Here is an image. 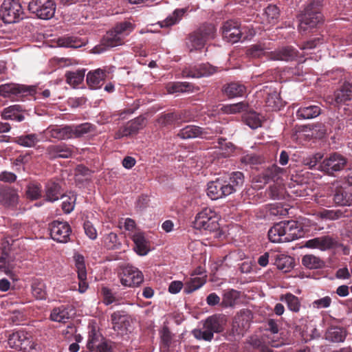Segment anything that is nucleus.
I'll return each instance as SVG.
<instances>
[{
	"label": "nucleus",
	"instance_id": "nucleus-1",
	"mask_svg": "<svg viewBox=\"0 0 352 352\" xmlns=\"http://www.w3.org/2000/svg\"><path fill=\"white\" fill-rule=\"evenodd\" d=\"M135 27V24L129 21L117 23L113 28L106 33L100 44L92 49V52L101 54L109 48L122 45L126 37L134 30Z\"/></svg>",
	"mask_w": 352,
	"mask_h": 352
},
{
	"label": "nucleus",
	"instance_id": "nucleus-2",
	"mask_svg": "<svg viewBox=\"0 0 352 352\" xmlns=\"http://www.w3.org/2000/svg\"><path fill=\"white\" fill-rule=\"evenodd\" d=\"M302 226L295 221H280L268 231V237L273 243H284L302 237Z\"/></svg>",
	"mask_w": 352,
	"mask_h": 352
},
{
	"label": "nucleus",
	"instance_id": "nucleus-3",
	"mask_svg": "<svg viewBox=\"0 0 352 352\" xmlns=\"http://www.w3.org/2000/svg\"><path fill=\"white\" fill-rule=\"evenodd\" d=\"M247 54L252 58L265 56L271 60H294L297 57V51L292 47H286L274 52H267V48L262 44H256L250 47Z\"/></svg>",
	"mask_w": 352,
	"mask_h": 352
},
{
	"label": "nucleus",
	"instance_id": "nucleus-4",
	"mask_svg": "<svg viewBox=\"0 0 352 352\" xmlns=\"http://www.w3.org/2000/svg\"><path fill=\"white\" fill-rule=\"evenodd\" d=\"M226 324V316L214 314L208 317L204 321L201 329H195L192 330V333L197 340L211 341L214 337V333L222 332Z\"/></svg>",
	"mask_w": 352,
	"mask_h": 352
},
{
	"label": "nucleus",
	"instance_id": "nucleus-5",
	"mask_svg": "<svg viewBox=\"0 0 352 352\" xmlns=\"http://www.w3.org/2000/svg\"><path fill=\"white\" fill-rule=\"evenodd\" d=\"M322 0H312L305 9L304 14L301 16L299 23V30L306 32L315 28L322 19L320 8Z\"/></svg>",
	"mask_w": 352,
	"mask_h": 352
},
{
	"label": "nucleus",
	"instance_id": "nucleus-6",
	"mask_svg": "<svg viewBox=\"0 0 352 352\" xmlns=\"http://www.w3.org/2000/svg\"><path fill=\"white\" fill-rule=\"evenodd\" d=\"M219 217L211 208H205L197 214L193 227L199 230L216 231L219 228Z\"/></svg>",
	"mask_w": 352,
	"mask_h": 352
},
{
	"label": "nucleus",
	"instance_id": "nucleus-7",
	"mask_svg": "<svg viewBox=\"0 0 352 352\" xmlns=\"http://www.w3.org/2000/svg\"><path fill=\"white\" fill-rule=\"evenodd\" d=\"M0 16L6 23H14L24 17L23 9L18 0H4L0 10Z\"/></svg>",
	"mask_w": 352,
	"mask_h": 352
},
{
	"label": "nucleus",
	"instance_id": "nucleus-8",
	"mask_svg": "<svg viewBox=\"0 0 352 352\" xmlns=\"http://www.w3.org/2000/svg\"><path fill=\"white\" fill-rule=\"evenodd\" d=\"M221 133H222L221 127L216 124L204 129L195 125H188L179 131L178 136L182 139L195 138L199 136L210 138L211 135Z\"/></svg>",
	"mask_w": 352,
	"mask_h": 352
},
{
	"label": "nucleus",
	"instance_id": "nucleus-9",
	"mask_svg": "<svg viewBox=\"0 0 352 352\" xmlns=\"http://www.w3.org/2000/svg\"><path fill=\"white\" fill-rule=\"evenodd\" d=\"M28 8L38 18L47 20L54 15L56 4L53 0H31Z\"/></svg>",
	"mask_w": 352,
	"mask_h": 352
},
{
	"label": "nucleus",
	"instance_id": "nucleus-10",
	"mask_svg": "<svg viewBox=\"0 0 352 352\" xmlns=\"http://www.w3.org/2000/svg\"><path fill=\"white\" fill-rule=\"evenodd\" d=\"M8 345L12 349L23 352H30L34 348L31 336L23 331H18L10 335Z\"/></svg>",
	"mask_w": 352,
	"mask_h": 352
},
{
	"label": "nucleus",
	"instance_id": "nucleus-11",
	"mask_svg": "<svg viewBox=\"0 0 352 352\" xmlns=\"http://www.w3.org/2000/svg\"><path fill=\"white\" fill-rule=\"evenodd\" d=\"M234 192V186L220 178L208 184L207 195L212 200L223 198L231 195Z\"/></svg>",
	"mask_w": 352,
	"mask_h": 352
},
{
	"label": "nucleus",
	"instance_id": "nucleus-12",
	"mask_svg": "<svg viewBox=\"0 0 352 352\" xmlns=\"http://www.w3.org/2000/svg\"><path fill=\"white\" fill-rule=\"evenodd\" d=\"M35 93V87L16 83H6L0 85V96L4 98H13L32 95Z\"/></svg>",
	"mask_w": 352,
	"mask_h": 352
},
{
	"label": "nucleus",
	"instance_id": "nucleus-13",
	"mask_svg": "<svg viewBox=\"0 0 352 352\" xmlns=\"http://www.w3.org/2000/svg\"><path fill=\"white\" fill-rule=\"evenodd\" d=\"M347 163L346 158L342 155L334 153L325 158L319 165L321 171L332 175L334 172L342 170Z\"/></svg>",
	"mask_w": 352,
	"mask_h": 352
},
{
	"label": "nucleus",
	"instance_id": "nucleus-14",
	"mask_svg": "<svg viewBox=\"0 0 352 352\" xmlns=\"http://www.w3.org/2000/svg\"><path fill=\"white\" fill-rule=\"evenodd\" d=\"M113 330L120 336H126L133 330L131 318L122 312H113L111 316Z\"/></svg>",
	"mask_w": 352,
	"mask_h": 352
},
{
	"label": "nucleus",
	"instance_id": "nucleus-15",
	"mask_svg": "<svg viewBox=\"0 0 352 352\" xmlns=\"http://www.w3.org/2000/svg\"><path fill=\"white\" fill-rule=\"evenodd\" d=\"M144 280V276L138 268L126 265L122 268L120 273V282L126 287H135L140 285Z\"/></svg>",
	"mask_w": 352,
	"mask_h": 352
},
{
	"label": "nucleus",
	"instance_id": "nucleus-16",
	"mask_svg": "<svg viewBox=\"0 0 352 352\" xmlns=\"http://www.w3.org/2000/svg\"><path fill=\"white\" fill-rule=\"evenodd\" d=\"M87 348L90 352H111V346L94 329L89 332Z\"/></svg>",
	"mask_w": 352,
	"mask_h": 352
},
{
	"label": "nucleus",
	"instance_id": "nucleus-17",
	"mask_svg": "<svg viewBox=\"0 0 352 352\" xmlns=\"http://www.w3.org/2000/svg\"><path fill=\"white\" fill-rule=\"evenodd\" d=\"M71 232V228L67 222L54 221L50 225L51 237L57 242L67 243Z\"/></svg>",
	"mask_w": 352,
	"mask_h": 352
},
{
	"label": "nucleus",
	"instance_id": "nucleus-18",
	"mask_svg": "<svg viewBox=\"0 0 352 352\" xmlns=\"http://www.w3.org/2000/svg\"><path fill=\"white\" fill-rule=\"evenodd\" d=\"M243 29L238 21H228L222 27L223 37L228 42L236 43L241 38Z\"/></svg>",
	"mask_w": 352,
	"mask_h": 352
},
{
	"label": "nucleus",
	"instance_id": "nucleus-19",
	"mask_svg": "<svg viewBox=\"0 0 352 352\" xmlns=\"http://www.w3.org/2000/svg\"><path fill=\"white\" fill-rule=\"evenodd\" d=\"M74 260L79 280L78 292L82 294L87 291L89 287L87 282V270L85 263V258L82 255L76 253L74 255Z\"/></svg>",
	"mask_w": 352,
	"mask_h": 352
},
{
	"label": "nucleus",
	"instance_id": "nucleus-20",
	"mask_svg": "<svg viewBox=\"0 0 352 352\" xmlns=\"http://www.w3.org/2000/svg\"><path fill=\"white\" fill-rule=\"evenodd\" d=\"M337 245V241L330 236H322L307 241L305 247L311 249H318L327 251L333 249Z\"/></svg>",
	"mask_w": 352,
	"mask_h": 352
},
{
	"label": "nucleus",
	"instance_id": "nucleus-21",
	"mask_svg": "<svg viewBox=\"0 0 352 352\" xmlns=\"http://www.w3.org/2000/svg\"><path fill=\"white\" fill-rule=\"evenodd\" d=\"M145 125V119L143 117H138L128 122L123 127L120 128L115 134L116 139L132 135L138 133Z\"/></svg>",
	"mask_w": 352,
	"mask_h": 352
},
{
	"label": "nucleus",
	"instance_id": "nucleus-22",
	"mask_svg": "<svg viewBox=\"0 0 352 352\" xmlns=\"http://www.w3.org/2000/svg\"><path fill=\"white\" fill-rule=\"evenodd\" d=\"M280 12L275 5H269L261 16V23L263 24L262 30H265L274 25L278 21Z\"/></svg>",
	"mask_w": 352,
	"mask_h": 352
},
{
	"label": "nucleus",
	"instance_id": "nucleus-23",
	"mask_svg": "<svg viewBox=\"0 0 352 352\" xmlns=\"http://www.w3.org/2000/svg\"><path fill=\"white\" fill-rule=\"evenodd\" d=\"M217 72V68L210 64H201L193 68H186L182 72L184 77L201 78L210 76Z\"/></svg>",
	"mask_w": 352,
	"mask_h": 352
},
{
	"label": "nucleus",
	"instance_id": "nucleus-24",
	"mask_svg": "<svg viewBox=\"0 0 352 352\" xmlns=\"http://www.w3.org/2000/svg\"><path fill=\"white\" fill-rule=\"evenodd\" d=\"M271 260L278 269L284 272L290 271L294 266V258L288 255L277 252L271 254Z\"/></svg>",
	"mask_w": 352,
	"mask_h": 352
},
{
	"label": "nucleus",
	"instance_id": "nucleus-25",
	"mask_svg": "<svg viewBox=\"0 0 352 352\" xmlns=\"http://www.w3.org/2000/svg\"><path fill=\"white\" fill-rule=\"evenodd\" d=\"M46 152L50 158H69L73 153L72 148L64 144L50 145Z\"/></svg>",
	"mask_w": 352,
	"mask_h": 352
},
{
	"label": "nucleus",
	"instance_id": "nucleus-26",
	"mask_svg": "<svg viewBox=\"0 0 352 352\" xmlns=\"http://www.w3.org/2000/svg\"><path fill=\"white\" fill-rule=\"evenodd\" d=\"M106 75L105 71L102 69L89 72L86 78L88 86L93 89L100 88L105 80Z\"/></svg>",
	"mask_w": 352,
	"mask_h": 352
},
{
	"label": "nucleus",
	"instance_id": "nucleus-27",
	"mask_svg": "<svg viewBox=\"0 0 352 352\" xmlns=\"http://www.w3.org/2000/svg\"><path fill=\"white\" fill-rule=\"evenodd\" d=\"M132 239L135 244L134 250L139 255L144 256L148 252L149 242L142 232H135Z\"/></svg>",
	"mask_w": 352,
	"mask_h": 352
},
{
	"label": "nucleus",
	"instance_id": "nucleus-28",
	"mask_svg": "<svg viewBox=\"0 0 352 352\" xmlns=\"http://www.w3.org/2000/svg\"><path fill=\"white\" fill-rule=\"evenodd\" d=\"M321 113V109L318 105L310 104L300 107L296 111L298 119H312Z\"/></svg>",
	"mask_w": 352,
	"mask_h": 352
},
{
	"label": "nucleus",
	"instance_id": "nucleus-29",
	"mask_svg": "<svg viewBox=\"0 0 352 352\" xmlns=\"http://www.w3.org/2000/svg\"><path fill=\"white\" fill-rule=\"evenodd\" d=\"M46 131L53 138L58 140L72 138L70 126H52L48 127Z\"/></svg>",
	"mask_w": 352,
	"mask_h": 352
},
{
	"label": "nucleus",
	"instance_id": "nucleus-30",
	"mask_svg": "<svg viewBox=\"0 0 352 352\" xmlns=\"http://www.w3.org/2000/svg\"><path fill=\"white\" fill-rule=\"evenodd\" d=\"M346 336V330L340 327H331L327 329L325 333L327 340L336 343L344 342Z\"/></svg>",
	"mask_w": 352,
	"mask_h": 352
},
{
	"label": "nucleus",
	"instance_id": "nucleus-31",
	"mask_svg": "<svg viewBox=\"0 0 352 352\" xmlns=\"http://www.w3.org/2000/svg\"><path fill=\"white\" fill-rule=\"evenodd\" d=\"M21 107L18 104L11 105L5 108L1 116L4 120H12L17 122H21L24 120V116L21 113Z\"/></svg>",
	"mask_w": 352,
	"mask_h": 352
},
{
	"label": "nucleus",
	"instance_id": "nucleus-32",
	"mask_svg": "<svg viewBox=\"0 0 352 352\" xmlns=\"http://www.w3.org/2000/svg\"><path fill=\"white\" fill-rule=\"evenodd\" d=\"M70 318V313L69 307L65 305H61L58 307H54L50 314V318L51 320L57 322L65 323Z\"/></svg>",
	"mask_w": 352,
	"mask_h": 352
},
{
	"label": "nucleus",
	"instance_id": "nucleus-33",
	"mask_svg": "<svg viewBox=\"0 0 352 352\" xmlns=\"http://www.w3.org/2000/svg\"><path fill=\"white\" fill-rule=\"evenodd\" d=\"M352 99V85L345 82L342 87L335 93V102L338 104L344 103Z\"/></svg>",
	"mask_w": 352,
	"mask_h": 352
},
{
	"label": "nucleus",
	"instance_id": "nucleus-34",
	"mask_svg": "<svg viewBox=\"0 0 352 352\" xmlns=\"http://www.w3.org/2000/svg\"><path fill=\"white\" fill-rule=\"evenodd\" d=\"M240 298V292L234 289L223 291L221 305L226 307H234Z\"/></svg>",
	"mask_w": 352,
	"mask_h": 352
},
{
	"label": "nucleus",
	"instance_id": "nucleus-35",
	"mask_svg": "<svg viewBox=\"0 0 352 352\" xmlns=\"http://www.w3.org/2000/svg\"><path fill=\"white\" fill-rule=\"evenodd\" d=\"M186 11V10L184 8L176 9L171 14L168 15L164 20L159 21L158 23L161 28H168L174 25L182 20Z\"/></svg>",
	"mask_w": 352,
	"mask_h": 352
},
{
	"label": "nucleus",
	"instance_id": "nucleus-36",
	"mask_svg": "<svg viewBox=\"0 0 352 352\" xmlns=\"http://www.w3.org/2000/svg\"><path fill=\"white\" fill-rule=\"evenodd\" d=\"M19 196L17 192L12 189L0 190V202L5 206H14L18 201Z\"/></svg>",
	"mask_w": 352,
	"mask_h": 352
},
{
	"label": "nucleus",
	"instance_id": "nucleus-37",
	"mask_svg": "<svg viewBox=\"0 0 352 352\" xmlns=\"http://www.w3.org/2000/svg\"><path fill=\"white\" fill-rule=\"evenodd\" d=\"M86 41L76 36H65L58 39V44L60 47L78 48L85 45Z\"/></svg>",
	"mask_w": 352,
	"mask_h": 352
},
{
	"label": "nucleus",
	"instance_id": "nucleus-38",
	"mask_svg": "<svg viewBox=\"0 0 352 352\" xmlns=\"http://www.w3.org/2000/svg\"><path fill=\"white\" fill-rule=\"evenodd\" d=\"M16 266V262L12 256L7 252H2L0 256V272L9 275Z\"/></svg>",
	"mask_w": 352,
	"mask_h": 352
},
{
	"label": "nucleus",
	"instance_id": "nucleus-39",
	"mask_svg": "<svg viewBox=\"0 0 352 352\" xmlns=\"http://www.w3.org/2000/svg\"><path fill=\"white\" fill-rule=\"evenodd\" d=\"M160 352H171L173 334L167 327H164L160 332Z\"/></svg>",
	"mask_w": 352,
	"mask_h": 352
},
{
	"label": "nucleus",
	"instance_id": "nucleus-40",
	"mask_svg": "<svg viewBox=\"0 0 352 352\" xmlns=\"http://www.w3.org/2000/svg\"><path fill=\"white\" fill-rule=\"evenodd\" d=\"M250 315V312L249 311H241L240 314L235 316L233 327L239 329L236 330L239 333H240L242 330L248 328Z\"/></svg>",
	"mask_w": 352,
	"mask_h": 352
},
{
	"label": "nucleus",
	"instance_id": "nucleus-41",
	"mask_svg": "<svg viewBox=\"0 0 352 352\" xmlns=\"http://www.w3.org/2000/svg\"><path fill=\"white\" fill-rule=\"evenodd\" d=\"M206 41L197 31H195L187 38L186 45L190 51L197 50L202 48Z\"/></svg>",
	"mask_w": 352,
	"mask_h": 352
},
{
	"label": "nucleus",
	"instance_id": "nucleus-42",
	"mask_svg": "<svg viewBox=\"0 0 352 352\" xmlns=\"http://www.w3.org/2000/svg\"><path fill=\"white\" fill-rule=\"evenodd\" d=\"M224 93L229 98L242 96L245 92V87L238 82H231L224 87Z\"/></svg>",
	"mask_w": 352,
	"mask_h": 352
},
{
	"label": "nucleus",
	"instance_id": "nucleus-43",
	"mask_svg": "<svg viewBox=\"0 0 352 352\" xmlns=\"http://www.w3.org/2000/svg\"><path fill=\"white\" fill-rule=\"evenodd\" d=\"M192 85L186 82H169L166 89L168 94H178L191 91Z\"/></svg>",
	"mask_w": 352,
	"mask_h": 352
},
{
	"label": "nucleus",
	"instance_id": "nucleus-44",
	"mask_svg": "<svg viewBox=\"0 0 352 352\" xmlns=\"http://www.w3.org/2000/svg\"><path fill=\"white\" fill-rule=\"evenodd\" d=\"M302 265L309 269H320L324 266V262L313 254H306L302 258Z\"/></svg>",
	"mask_w": 352,
	"mask_h": 352
},
{
	"label": "nucleus",
	"instance_id": "nucleus-45",
	"mask_svg": "<svg viewBox=\"0 0 352 352\" xmlns=\"http://www.w3.org/2000/svg\"><path fill=\"white\" fill-rule=\"evenodd\" d=\"M280 300L287 305L288 309L293 312H298L300 309V302L298 298L291 293H287L280 297Z\"/></svg>",
	"mask_w": 352,
	"mask_h": 352
},
{
	"label": "nucleus",
	"instance_id": "nucleus-46",
	"mask_svg": "<svg viewBox=\"0 0 352 352\" xmlns=\"http://www.w3.org/2000/svg\"><path fill=\"white\" fill-rule=\"evenodd\" d=\"M38 142V135L35 133L21 135L16 138L14 140V142L24 147H33Z\"/></svg>",
	"mask_w": 352,
	"mask_h": 352
},
{
	"label": "nucleus",
	"instance_id": "nucleus-47",
	"mask_svg": "<svg viewBox=\"0 0 352 352\" xmlns=\"http://www.w3.org/2000/svg\"><path fill=\"white\" fill-rule=\"evenodd\" d=\"M67 82L73 86L76 87L80 85L85 78V70H76L74 72H67L65 74Z\"/></svg>",
	"mask_w": 352,
	"mask_h": 352
},
{
	"label": "nucleus",
	"instance_id": "nucleus-48",
	"mask_svg": "<svg viewBox=\"0 0 352 352\" xmlns=\"http://www.w3.org/2000/svg\"><path fill=\"white\" fill-rule=\"evenodd\" d=\"M45 197L47 200L51 202L55 201L62 197L59 185L53 182L48 183L46 186Z\"/></svg>",
	"mask_w": 352,
	"mask_h": 352
},
{
	"label": "nucleus",
	"instance_id": "nucleus-49",
	"mask_svg": "<svg viewBox=\"0 0 352 352\" xmlns=\"http://www.w3.org/2000/svg\"><path fill=\"white\" fill-rule=\"evenodd\" d=\"M266 105L271 108L273 111L279 110L284 106L283 102L280 98L279 94L276 91H273L266 98Z\"/></svg>",
	"mask_w": 352,
	"mask_h": 352
},
{
	"label": "nucleus",
	"instance_id": "nucleus-50",
	"mask_svg": "<svg viewBox=\"0 0 352 352\" xmlns=\"http://www.w3.org/2000/svg\"><path fill=\"white\" fill-rule=\"evenodd\" d=\"M206 283V279L204 277H193L188 280L184 287V292L190 294L194 291L199 289Z\"/></svg>",
	"mask_w": 352,
	"mask_h": 352
},
{
	"label": "nucleus",
	"instance_id": "nucleus-51",
	"mask_svg": "<svg viewBox=\"0 0 352 352\" xmlns=\"http://www.w3.org/2000/svg\"><path fill=\"white\" fill-rule=\"evenodd\" d=\"M350 195L342 188H337L333 196L334 202L340 206L350 205Z\"/></svg>",
	"mask_w": 352,
	"mask_h": 352
},
{
	"label": "nucleus",
	"instance_id": "nucleus-52",
	"mask_svg": "<svg viewBox=\"0 0 352 352\" xmlns=\"http://www.w3.org/2000/svg\"><path fill=\"white\" fill-rule=\"evenodd\" d=\"M70 128L72 130V138L81 137L93 130L92 125L88 122L76 126H70Z\"/></svg>",
	"mask_w": 352,
	"mask_h": 352
},
{
	"label": "nucleus",
	"instance_id": "nucleus-53",
	"mask_svg": "<svg viewBox=\"0 0 352 352\" xmlns=\"http://www.w3.org/2000/svg\"><path fill=\"white\" fill-rule=\"evenodd\" d=\"M248 109L247 103L241 102L234 104L224 105L221 107V110L228 114H234L245 111Z\"/></svg>",
	"mask_w": 352,
	"mask_h": 352
},
{
	"label": "nucleus",
	"instance_id": "nucleus-54",
	"mask_svg": "<svg viewBox=\"0 0 352 352\" xmlns=\"http://www.w3.org/2000/svg\"><path fill=\"white\" fill-rule=\"evenodd\" d=\"M244 118L246 124L251 129H257L261 126V118L258 113L254 111L248 112Z\"/></svg>",
	"mask_w": 352,
	"mask_h": 352
},
{
	"label": "nucleus",
	"instance_id": "nucleus-55",
	"mask_svg": "<svg viewBox=\"0 0 352 352\" xmlns=\"http://www.w3.org/2000/svg\"><path fill=\"white\" fill-rule=\"evenodd\" d=\"M32 293L34 297L38 300L45 299L47 293L45 284L42 282H34L32 285Z\"/></svg>",
	"mask_w": 352,
	"mask_h": 352
},
{
	"label": "nucleus",
	"instance_id": "nucleus-56",
	"mask_svg": "<svg viewBox=\"0 0 352 352\" xmlns=\"http://www.w3.org/2000/svg\"><path fill=\"white\" fill-rule=\"evenodd\" d=\"M319 216L326 220H336L344 216L341 210H323L319 212Z\"/></svg>",
	"mask_w": 352,
	"mask_h": 352
},
{
	"label": "nucleus",
	"instance_id": "nucleus-57",
	"mask_svg": "<svg viewBox=\"0 0 352 352\" xmlns=\"http://www.w3.org/2000/svg\"><path fill=\"white\" fill-rule=\"evenodd\" d=\"M197 31L206 41L214 37L216 30L212 24H204Z\"/></svg>",
	"mask_w": 352,
	"mask_h": 352
},
{
	"label": "nucleus",
	"instance_id": "nucleus-58",
	"mask_svg": "<svg viewBox=\"0 0 352 352\" xmlns=\"http://www.w3.org/2000/svg\"><path fill=\"white\" fill-rule=\"evenodd\" d=\"M27 197L30 199H36L41 195V187L39 184L32 183L27 186Z\"/></svg>",
	"mask_w": 352,
	"mask_h": 352
},
{
	"label": "nucleus",
	"instance_id": "nucleus-59",
	"mask_svg": "<svg viewBox=\"0 0 352 352\" xmlns=\"http://www.w3.org/2000/svg\"><path fill=\"white\" fill-rule=\"evenodd\" d=\"M63 201L62 203V209L65 213L71 212L74 208V204L76 201V196L72 195L71 196H63L60 197Z\"/></svg>",
	"mask_w": 352,
	"mask_h": 352
},
{
	"label": "nucleus",
	"instance_id": "nucleus-60",
	"mask_svg": "<svg viewBox=\"0 0 352 352\" xmlns=\"http://www.w3.org/2000/svg\"><path fill=\"white\" fill-rule=\"evenodd\" d=\"M244 182V176L241 172H234L231 174L230 177V181L227 182V183L231 184L232 186H234V192L236 190V188L241 186Z\"/></svg>",
	"mask_w": 352,
	"mask_h": 352
},
{
	"label": "nucleus",
	"instance_id": "nucleus-61",
	"mask_svg": "<svg viewBox=\"0 0 352 352\" xmlns=\"http://www.w3.org/2000/svg\"><path fill=\"white\" fill-rule=\"evenodd\" d=\"M187 118L184 117L182 118L181 116L178 117V114L176 113H170L164 115L162 116L160 119V123L162 124H170L178 120H186Z\"/></svg>",
	"mask_w": 352,
	"mask_h": 352
},
{
	"label": "nucleus",
	"instance_id": "nucleus-62",
	"mask_svg": "<svg viewBox=\"0 0 352 352\" xmlns=\"http://www.w3.org/2000/svg\"><path fill=\"white\" fill-rule=\"evenodd\" d=\"M243 253L240 251H234L226 255L223 258V262L228 267L233 265L234 263L242 259Z\"/></svg>",
	"mask_w": 352,
	"mask_h": 352
},
{
	"label": "nucleus",
	"instance_id": "nucleus-63",
	"mask_svg": "<svg viewBox=\"0 0 352 352\" xmlns=\"http://www.w3.org/2000/svg\"><path fill=\"white\" fill-rule=\"evenodd\" d=\"M101 293L103 296V302L105 305H109L112 303L117 302L118 299L109 288L102 287Z\"/></svg>",
	"mask_w": 352,
	"mask_h": 352
},
{
	"label": "nucleus",
	"instance_id": "nucleus-64",
	"mask_svg": "<svg viewBox=\"0 0 352 352\" xmlns=\"http://www.w3.org/2000/svg\"><path fill=\"white\" fill-rule=\"evenodd\" d=\"M331 305V298L329 296H324L320 299L314 300L311 303V306L314 309H324L328 308Z\"/></svg>",
	"mask_w": 352,
	"mask_h": 352
}]
</instances>
